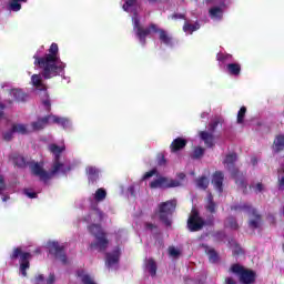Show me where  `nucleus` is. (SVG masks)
<instances>
[{
    "instance_id": "f257e3e1",
    "label": "nucleus",
    "mask_w": 284,
    "mask_h": 284,
    "mask_svg": "<svg viewBox=\"0 0 284 284\" xmlns=\"http://www.w3.org/2000/svg\"><path fill=\"white\" fill-rule=\"evenodd\" d=\"M33 59V64L41 70V74L31 75V85L40 92H45L48 87L43 83V78L44 80L54 79L65 72V62L61 61V55H59V44L53 42L48 49V53L42 57L34 54Z\"/></svg>"
},
{
    "instance_id": "f03ea898",
    "label": "nucleus",
    "mask_w": 284,
    "mask_h": 284,
    "mask_svg": "<svg viewBox=\"0 0 284 284\" xmlns=\"http://www.w3.org/2000/svg\"><path fill=\"white\" fill-rule=\"evenodd\" d=\"M48 150L53 154V163L50 172L45 171L39 162L31 165L32 174L34 176H39L40 181H43L44 183L50 181L52 176L59 174V172H61V174H68V172L72 171V165H65L61 162V154L65 152V145L59 146L58 144L52 143L49 144Z\"/></svg>"
},
{
    "instance_id": "7ed1b4c3",
    "label": "nucleus",
    "mask_w": 284,
    "mask_h": 284,
    "mask_svg": "<svg viewBox=\"0 0 284 284\" xmlns=\"http://www.w3.org/2000/svg\"><path fill=\"white\" fill-rule=\"evenodd\" d=\"M236 161H239V155L236 153H229L223 161V165L231 172L232 179H234L236 185L243 190V194H247V179H245V174L236 168Z\"/></svg>"
},
{
    "instance_id": "20e7f679",
    "label": "nucleus",
    "mask_w": 284,
    "mask_h": 284,
    "mask_svg": "<svg viewBox=\"0 0 284 284\" xmlns=\"http://www.w3.org/2000/svg\"><path fill=\"white\" fill-rule=\"evenodd\" d=\"M88 231L95 239V241L89 245L90 250L105 252L110 246V240L108 239V233L103 230V226H101V224H90Z\"/></svg>"
},
{
    "instance_id": "39448f33",
    "label": "nucleus",
    "mask_w": 284,
    "mask_h": 284,
    "mask_svg": "<svg viewBox=\"0 0 284 284\" xmlns=\"http://www.w3.org/2000/svg\"><path fill=\"white\" fill-rule=\"evenodd\" d=\"M234 212H247L253 219L248 220V227L251 230H258L263 225V217L258 214V211L252 206L250 203L235 204L231 206Z\"/></svg>"
},
{
    "instance_id": "423d86ee",
    "label": "nucleus",
    "mask_w": 284,
    "mask_h": 284,
    "mask_svg": "<svg viewBox=\"0 0 284 284\" xmlns=\"http://www.w3.org/2000/svg\"><path fill=\"white\" fill-rule=\"evenodd\" d=\"M231 274H235L239 277L241 284H254L256 283V271L247 268L239 263L232 264L229 268Z\"/></svg>"
},
{
    "instance_id": "0eeeda50",
    "label": "nucleus",
    "mask_w": 284,
    "mask_h": 284,
    "mask_svg": "<svg viewBox=\"0 0 284 284\" xmlns=\"http://www.w3.org/2000/svg\"><path fill=\"white\" fill-rule=\"evenodd\" d=\"M176 211V200H169L166 202H162L159 204V216L160 221L170 227L172 225V221L170 216L174 214Z\"/></svg>"
},
{
    "instance_id": "6e6552de",
    "label": "nucleus",
    "mask_w": 284,
    "mask_h": 284,
    "mask_svg": "<svg viewBox=\"0 0 284 284\" xmlns=\"http://www.w3.org/2000/svg\"><path fill=\"white\" fill-rule=\"evenodd\" d=\"M20 257V272L22 276H28V270H30V260L32 254L29 252H23L21 247L13 248L12 254L10 255L11 261H17Z\"/></svg>"
},
{
    "instance_id": "1a4fd4ad",
    "label": "nucleus",
    "mask_w": 284,
    "mask_h": 284,
    "mask_svg": "<svg viewBox=\"0 0 284 284\" xmlns=\"http://www.w3.org/2000/svg\"><path fill=\"white\" fill-rule=\"evenodd\" d=\"M186 227L189 232H201L205 227V219L201 216V213L196 209H192L186 221Z\"/></svg>"
},
{
    "instance_id": "9d476101",
    "label": "nucleus",
    "mask_w": 284,
    "mask_h": 284,
    "mask_svg": "<svg viewBox=\"0 0 284 284\" xmlns=\"http://www.w3.org/2000/svg\"><path fill=\"white\" fill-rule=\"evenodd\" d=\"M180 185L181 182L179 180L159 176L150 182L149 187H151V190H170V187H180Z\"/></svg>"
},
{
    "instance_id": "9b49d317",
    "label": "nucleus",
    "mask_w": 284,
    "mask_h": 284,
    "mask_svg": "<svg viewBox=\"0 0 284 284\" xmlns=\"http://www.w3.org/2000/svg\"><path fill=\"white\" fill-rule=\"evenodd\" d=\"M49 253L55 258H59L63 265L68 264V255H65V246L59 244V242H48L47 244Z\"/></svg>"
},
{
    "instance_id": "f8f14e48",
    "label": "nucleus",
    "mask_w": 284,
    "mask_h": 284,
    "mask_svg": "<svg viewBox=\"0 0 284 284\" xmlns=\"http://www.w3.org/2000/svg\"><path fill=\"white\" fill-rule=\"evenodd\" d=\"M152 24L149 26V28L143 29L141 27V20L139 18H133V29L136 30V37L142 43V45H145V37H149L152 32Z\"/></svg>"
},
{
    "instance_id": "ddd939ff",
    "label": "nucleus",
    "mask_w": 284,
    "mask_h": 284,
    "mask_svg": "<svg viewBox=\"0 0 284 284\" xmlns=\"http://www.w3.org/2000/svg\"><path fill=\"white\" fill-rule=\"evenodd\" d=\"M151 30L153 32H158L159 33V39L162 43H164V45H169V47H173L174 43L172 36L168 34V31H165L164 29H159V27H156V24L151 23Z\"/></svg>"
},
{
    "instance_id": "4468645a",
    "label": "nucleus",
    "mask_w": 284,
    "mask_h": 284,
    "mask_svg": "<svg viewBox=\"0 0 284 284\" xmlns=\"http://www.w3.org/2000/svg\"><path fill=\"white\" fill-rule=\"evenodd\" d=\"M223 181H225V174L222 171H215L212 178V184L217 192L223 193Z\"/></svg>"
},
{
    "instance_id": "2eb2a0df",
    "label": "nucleus",
    "mask_w": 284,
    "mask_h": 284,
    "mask_svg": "<svg viewBox=\"0 0 284 284\" xmlns=\"http://www.w3.org/2000/svg\"><path fill=\"white\" fill-rule=\"evenodd\" d=\"M186 145H187V140L183 138H176L172 141L170 145V150L174 154L176 152H181V150H184Z\"/></svg>"
},
{
    "instance_id": "dca6fc26",
    "label": "nucleus",
    "mask_w": 284,
    "mask_h": 284,
    "mask_svg": "<svg viewBox=\"0 0 284 284\" xmlns=\"http://www.w3.org/2000/svg\"><path fill=\"white\" fill-rule=\"evenodd\" d=\"M119 258H121V250L116 248L113 253H106V264L109 267L112 265H116L119 263Z\"/></svg>"
},
{
    "instance_id": "f3484780",
    "label": "nucleus",
    "mask_w": 284,
    "mask_h": 284,
    "mask_svg": "<svg viewBox=\"0 0 284 284\" xmlns=\"http://www.w3.org/2000/svg\"><path fill=\"white\" fill-rule=\"evenodd\" d=\"M50 123V116L39 118L38 121L32 122L31 126L34 131L43 130Z\"/></svg>"
},
{
    "instance_id": "a211bd4d",
    "label": "nucleus",
    "mask_w": 284,
    "mask_h": 284,
    "mask_svg": "<svg viewBox=\"0 0 284 284\" xmlns=\"http://www.w3.org/2000/svg\"><path fill=\"white\" fill-rule=\"evenodd\" d=\"M200 139L204 141L206 148H214V134L207 133V131L200 132Z\"/></svg>"
},
{
    "instance_id": "6ab92c4d",
    "label": "nucleus",
    "mask_w": 284,
    "mask_h": 284,
    "mask_svg": "<svg viewBox=\"0 0 284 284\" xmlns=\"http://www.w3.org/2000/svg\"><path fill=\"white\" fill-rule=\"evenodd\" d=\"M226 72L230 77H241V63L226 64Z\"/></svg>"
},
{
    "instance_id": "aec40b11",
    "label": "nucleus",
    "mask_w": 284,
    "mask_h": 284,
    "mask_svg": "<svg viewBox=\"0 0 284 284\" xmlns=\"http://www.w3.org/2000/svg\"><path fill=\"white\" fill-rule=\"evenodd\" d=\"M87 174H88L89 183H97V181H99V169L94 166H88Z\"/></svg>"
},
{
    "instance_id": "412c9836",
    "label": "nucleus",
    "mask_w": 284,
    "mask_h": 284,
    "mask_svg": "<svg viewBox=\"0 0 284 284\" xmlns=\"http://www.w3.org/2000/svg\"><path fill=\"white\" fill-rule=\"evenodd\" d=\"M205 253L209 256L210 263H217L220 261L219 253L216 250L205 245Z\"/></svg>"
},
{
    "instance_id": "4be33fe9",
    "label": "nucleus",
    "mask_w": 284,
    "mask_h": 284,
    "mask_svg": "<svg viewBox=\"0 0 284 284\" xmlns=\"http://www.w3.org/2000/svg\"><path fill=\"white\" fill-rule=\"evenodd\" d=\"M78 278H81L83 284H97L94 280H92V276L90 274H85V271L80 270L77 272Z\"/></svg>"
},
{
    "instance_id": "5701e85b",
    "label": "nucleus",
    "mask_w": 284,
    "mask_h": 284,
    "mask_svg": "<svg viewBox=\"0 0 284 284\" xmlns=\"http://www.w3.org/2000/svg\"><path fill=\"white\" fill-rule=\"evenodd\" d=\"M275 152H283L284 150V135L278 134L275 136V140L273 142Z\"/></svg>"
},
{
    "instance_id": "b1692460",
    "label": "nucleus",
    "mask_w": 284,
    "mask_h": 284,
    "mask_svg": "<svg viewBox=\"0 0 284 284\" xmlns=\"http://www.w3.org/2000/svg\"><path fill=\"white\" fill-rule=\"evenodd\" d=\"M12 94H13V99H16L18 103H23L28 100V95L26 94V92H23V90L14 89L12 90Z\"/></svg>"
},
{
    "instance_id": "393cba45",
    "label": "nucleus",
    "mask_w": 284,
    "mask_h": 284,
    "mask_svg": "<svg viewBox=\"0 0 284 284\" xmlns=\"http://www.w3.org/2000/svg\"><path fill=\"white\" fill-rule=\"evenodd\" d=\"M21 3H28V0H10L9 10L11 12H19L21 10Z\"/></svg>"
},
{
    "instance_id": "a878e982",
    "label": "nucleus",
    "mask_w": 284,
    "mask_h": 284,
    "mask_svg": "<svg viewBox=\"0 0 284 284\" xmlns=\"http://www.w3.org/2000/svg\"><path fill=\"white\" fill-rule=\"evenodd\" d=\"M108 196V192L105 191V189L100 187L95 191L94 193V201H97V203H101L102 201H105Z\"/></svg>"
},
{
    "instance_id": "bb28decb",
    "label": "nucleus",
    "mask_w": 284,
    "mask_h": 284,
    "mask_svg": "<svg viewBox=\"0 0 284 284\" xmlns=\"http://www.w3.org/2000/svg\"><path fill=\"white\" fill-rule=\"evenodd\" d=\"M201 29V24L199 22H195L194 24L186 22L183 26V31L189 32V34H192V32H196V30Z\"/></svg>"
},
{
    "instance_id": "cd10ccee",
    "label": "nucleus",
    "mask_w": 284,
    "mask_h": 284,
    "mask_svg": "<svg viewBox=\"0 0 284 284\" xmlns=\"http://www.w3.org/2000/svg\"><path fill=\"white\" fill-rule=\"evenodd\" d=\"M146 268L149 270V274L151 276H156V262L154 258H149L146 261Z\"/></svg>"
},
{
    "instance_id": "c85d7f7f",
    "label": "nucleus",
    "mask_w": 284,
    "mask_h": 284,
    "mask_svg": "<svg viewBox=\"0 0 284 284\" xmlns=\"http://www.w3.org/2000/svg\"><path fill=\"white\" fill-rule=\"evenodd\" d=\"M212 19H221L223 17V9L221 7H213L209 11Z\"/></svg>"
},
{
    "instance_id": "c756f323",
    "label": "nucleus",
    "mask_w": 284,
    "mask_h": 284,
    "mask_svg": "<svg viewBox=\"0 0 284 284\" xmlns=\"http://www.w3.org/2000/svg\"><path fill=\"white\" fill-rule=\"evenodd\" d=\"M13 163L18 168H28V161H26V158H23L22 155H16L13 158Z\"/></svg>"
},
{
    "instance_id": "7c9ffc66",
    "label": "nucleus",
    "mask_w": 284,
    "mask_h": 284,
    "mask_svg": "<svg viewBox=\"0 0 284 284\" xmlns=\"http://www.w3.org/2000/svg\"><path fill=\"white\" fill-rule=\"evenodd\" d=\"M12 132L17 134H27L28 133V126L24 124H12Z\"/></svg>"
},
{
    "instance_id": "2f4dec72",
    "label": "nucleus",
    "mask_w": 284,
    "mask_h": 284,
    "mask_svg": "<svg viewBox=\"0 0 284 284\" xmlns=\"http://www.w3.org/2000/svg\"><path fill=\"white\" fill-rule=\"evenodd\" d=\"M50 116V121L53 123H57V125H62V128H65L68 125V119L59 118L57 115H47Z\"/></svg>"
},
{
    "instance_id": "473e14b6",
    "label": "nucleus",
    "mask_w": 284,
    "mask_h": 284,
    "mask_svg": "<svg viewBox=\"0 0 284 284\" xmlns=\"http://www.w3.org/2000/svg\"><path fill=\"white\" fill-rule=\"evenodd\" d=\"M93 214L97 216V219H94L93 221L98 223L103 222V219H105V213L103 211H101V209H99L98 206L93 207Z\"/></svg>"
},
{
    "instance_id": "72a5a7b5",
    "label": "nucleus",
    "mask_w": 284,
    "mask_h": 284,
    "mask_svg": "<svg viewBox=\"0 0 284 284\" xmlns=\"http://www.w3.org/2000/svg\"><path fill=\"white\" fill-rule=\"evenodd\" d=\"M196 183L197 187H200L201 190L210 187V180L206 176H201L200 179H197Z\"/></svg>"
},
{
    "instance_id": "f704fd0d",
    "label": "nucleus",
    "mask_w": 284,
    "mask_h": 284,
    "mask_svg": "<svg viewBox=\"0 0 284 284\" xmlns=\"http://www.w3.org/2000/svg\"><path fill=\"white\" fill-rule=\"evenodd\" d=\"M245 114H247V108L241 106L237 112V123L241 125L245 122Z\"/></svg>"
},
{
    "instance_id": "c9c22d12",
    "label": "nucleus",
    "mask_w": 284,
    "mask_h": 284,
    "mask_svg": "<svg viewBox=\"0 0 284 284\" xmlns=\"http://www.w3.org/2000/svg\"><path fill=\"white\" fill-rule=\"evenodd\" d=\"M203 154H205V149H203L201 146H196L193 150V154L191 155V159H201V156H203Z\"/></svg>"
},
{
    "instance_id": "e433bc0d",
    "label": "nucleus",
    "mask_w": 284,
    "mask_h": 284,
    "mask_svg": "<svg viewBox=\"0 0 284 284\" xmlns=\"http://www.w3.org/2000/svg\"><path fill=\"white\" fill-rule=\"evenodd\" d=\"M216 59L221 63H225V61H230V59H232V54L220 52V53L216 54Z\"/></svg>"
},
{
    "instance_id": "4c0bfd02",
    "label": "nucleus",
    "mask_w": 284,
    "mask_h": 284,
    "mask_svg": "<svg viewBox=\"0 0 284 284\" xmlns=\"http://www.w3.org/2000/svg\"><path fill=\"white\" fill-rule=\"evenodd\" d=\"M227 226L231 227V230H239V222H236V217H227Z\"/></svg>"
},
{
    "instance_id": "58836bf2",
    "label": "nucleus",
    "mask_w": 284,
    "mask_h": 284,
    "mask_svg": "<svg viewBox=\"0 0 284 284\" xmlns=\"http://www.w3.org/2000/svg\"><path fill=\"white\" fill-rule=\"evenodd\" d=\"M205 210L206 212H210V214H216V202H207Z\"/></svg>"
},
{
    "instance_id": "ea45409f",
    "label": "nucleus",
    "mask_w": 284,
    "mask_h": 284,
    "mask_svg": "<svg viewBox=\"0 0 284 284\" xmlns=\"http://www.w3.org/2000/svg\"><path fill=\"white\" fill-rule=\"evenodd\" d=\"M219 123H221V121L214 120L209 124V131L211 132V134H214V132H216V129L219 128Z\"/></svg>"
},
{
    "instance_id": "a19ab883",
    "label": "nucleus",
    "mask_w": 284,
    "mask_h": 284,
    "mask_svg": "<svg viewBox=\"0 0 284 284\" xmlns=\"http://www.w3.org/2000/svg\"><path fill=\"white\" fill-rule=\"evenodd\" d=\"M136 4V0H126L125 3L123 4V11L128 12L130 8Z\"/></svg>"
},
{
    "instance_id": "79ce46f5",
    "label": "nucleus",
    "mask_w": 284,
    "mask_h": 284,
    "mask_svg": "<svg viewBox=\"0 0 284 284\" xmlns=\"http://www.w3.org/2000/svg\"><path fill=\"white\" fill-rule=\"evenodd\" d=\"M14 134H16V133H14V131H12V128H11V130L4 132V133L2 134V136H3V140H4V141H12Z\"/></svg>"
},
{
    "instance_id": "37998d69",
    "label": "nucleus",
    "mask_w": 284,
    "mask_h": 284,
    "mask_svg": "<svg viewBox=\"0 0 284 284\" xmlns=\"http://www.w3.org/2000/svg\"><path fill=\"white\" fill-rule=\"evenodd\" d=\"M159 171L156 169H152L142 176V181H146V179H152V176H154V174H156Z\"/></svg>"
},
{
    "instance_id": "c03bdc74",
    "label": "nucleus",
    "mask_w": 284,
    "mask_h": 284,
    "mask_svg": "<svg viewBox=\"0 0 284 284\" xmlns=\"http://www.w3.org/2000/svg\"><path fill=\"white\" fill-rule=\"evenodd\" d=\"M252 187L254 189L255 192H263V190H265V186L261 182L257 183L255 186L254 184H251L250 189L252 190Z\"/></svg>"
},
{
    "instance_id": "a18cd8bd",
    "label": "nucleus",
    "mask_w": 284,
    "mask_h": 284,
    "mask_svg": "<svg viewBox=\"0 0 284 284\" xmlns=\"http://www.w3.org/2000/svg\"><path fill=\"white\" fill-rule=\"evenodd\" d=\"M169 254L170 256H180L181 255V252L179 250H176L174 246H171L169 247Z\"/></svg>"
},
{
    "instance_id": "49530a36",
    "label": "nucleus",
    "mask_w": 284,
    "mask_h": 284,
    "mask_svg": "<svg viewBox=\"0 0 284 284\" xmlns=\"http://www.w3.org/2000/svg\"><path fill=\"white\" fill-rule=\"evenodd\" d=\"M24 194L26 196H28L29 199H37V192H32L30 191V189H24Z\"/></svg>"
},
{
    "instance_id": "de8ad7c7",
    "label": "nucleus",
    "mask_w": 284,
    "mask_h": 284,
    "mask_svg": "<svg viewBox=\"0 0 284 284\" xmlns=\"http://www.w3.org/2000/svg\"><path fill=\"white\" fill-rule=\"evenodd\" d=\"M165 163H168V161L165 160V155H163V153H160L158 155V165H165Z\"/></svg>"
},
{
    "instance_id": "09e8293b",
    "label": "nucleus",
    "mask_w": 284,
    "mask_h": 284,
    "mask_svg": "<svg viewBox=\"0 0 284 284\" xmlns=\"http://www.w3.org/2000/svg\"><path fill=\"white\" fill-rule=\"evenodd\" d=\"M6 190V180L3 179V175H0V194H3Z\"/></svg>"
},
{
    "instance_id": "8fccbe9b",
    "label": "nucleus",
    "mask_w": 284,
    "mask_h": 284,
    "mask_svg": "<svg viewBox=\"0 0 284 284\" xmlns=\"http://www.w3.org/2000/svg\"><path fill=\"white\" fill-rule=\"evenodd\" d=\"M42 104L44 105L45 110L48 112H50L51 108H52V103L50 102V99H47L42 102Z\"/></svg>"
},
{
    "instance_id": "3c124183",
    "label": "nucleus",
    "mask_w": 284,
    "mask_h": 284,
    "mask_svg": "<svg viewBox=\"0 0 284 284\" xmlns=\"http://www.w3.org/2000/svg\"><path fill=\"white\" fill-rule=\"evenodd\" d=\"M54 281H57V277L54 276V273H51L47 280V284H54Z\"/></svg>"
},
{
    "instance_id": "603ef678",
    "label": "nucleus",
    "mask_w": 284,
    "mask_h": 284,
    "mask_svg": "<svg viewBox=\"0 0 284 284\" xmlns=\"http://www.w3.org/2000/svg\"><path fill=\"white\" fill-rule=\"evenodd\" d=\"M3 110H6V104L0 102V121L1 119H3V116H6V113L3 112Z\"/></svg>"
},
{
    "instance_id": "864d4df0",
    "label": "nucleus",
    "mask_w": 284,
    "mask_h": 284,
    "mask_svg": "<svg viewBox=\"0 0 284 284\" xmlns=\"http://www.w3.org/2000/svg\"><path fill=\"white\" fill-rule=\"evenodd\" d=\"M224 284H236V280L233 277H225Z\"/></svg>"
},
{
    "instance_id": "5fc2aeb1",
    "label": "nucleus",
    "mask_w": 284,
    "mask_h": 284,
    "mask_svg": "<svg viewBox=\"0 0 284 284\" xmlns=\"http://www.w3.org/2000/svg\"><path fill=\"white\" fill-rule=\"evenodd\" d=\"M172 19H184L185 20V14H183V13H174L172 16Z\"/></svg>"
},
{
    "instance_id": "6e6d98bb",
    "label": "nucleus",
    "mask_w": 284,
    "mask_h": 284,
    "mask_svg": "<svg viewBox=\"0 0 284 284\" xmlns=\"http://www.w3.org/2000/svg\"><path fill=\"white\" fill-rule=\"evenodd\" d=\"M92 214H93V213H89L88 215H85V216L83 217V221H84L85 223H91V221H92Z\"/></svg>"
},
{
    "instance_id": "4d7b16f0",
    "label": "nucleus",
    "mask_w": 284,
    "mask_h": 284,
    "mask_svg": "<svg viewBox=\"0 0 284 284\" xmlns=\"http://www.w3.org/2000/svg\"><path fill=\"white\" fill-rule=\"evenodd\" d=\"M278 190H284V176L278 180Z\"/></svg>"
},
{
    "instance_id": "13d9d810",
    "label": "nucleus",
    "mask_w": 284,
    "mask_h": 284,
    "mask_svg": "<svg viewBox=\"0 0 284 284\" xmlns=\"http://www.w3.org/2000/svg\"><path fill=\"white\" fill-rule=\"evenodd\" d=\"M36 281H37V283H41V282L45 281V277L43 276V274H39L36 276Z\"/></svg>"
},
{
    "instance_id": "bf43d9fd",
    "label": "nucleus",
    "mask_w": 284,
    "mask_h": 284,
    "mask_svg": "<svg viewBox=\"0 0 284 284\" xmlns=\"http://www.w3.org/2000/svg\"><path fill=\"white\" fill-rule=\"evenodd\" d=\"M209 225V226H212L214 225V217H211L209 220H205V226Z\"/></svg>"
},
{
    "instance_id": "052dcab7",
    "label": "nucleus",
    "mask_w": 284,
    "mask_h": 284,
    "mask_svg": "<svg viewBox=\"0 0 284 284\" xmlns=\"http://www.w3.org/2000/svg\"><path fill=\"white\" fill-rule=\"evenodd\" d=\"M207 203H214V195L212 193L207 194Z\"/></svg>"
},
{
    "instance_id": "680f3d73",
    "label": "nucleus",
    "mask_w": 284,
    "mask_h": 284,
    "mask_svg": "<svg viewBox=\"0 0 284 284\" xmlns=\"http://www.w3.org/2000/svg\"><path fill=\"white\" fill-rule=\"evenodd\" d=\"M146 230H156V225L152 223H146Z\"/></svg>"
},
{
    "instance_id": "e2e57ef3",
    "label": "nucleus",
    "mask_w": 284,
    "mask_h": 284,
    "mask_svg": "<svg viewBox=\"0 0 284 284\" xmlns=\"http://www.w3.org/2000/svg\"><path fill=\"white\" fill-rule=\"evenodd\" d=\"M178 179H180V181H183V179H185V173H178Z\"/></svg>"
},
{
    "instance_id": "0e129e2a",
    "label": "nucleus",
    "mask_w": 284,
    "mask_h": 284,
    "mask_svg": "<svg viewBox=\"0 0 284 284\" xmlns=\"http://www.w3.org/2000/svg\"><path fill=\"white\" fill-rule=\"evenodd\" d=\"M243 253V250H235L234 252H233V254H234V256H239V254H242Z\"/></svg>"
},
{
    "instance_id": "69168bd1",
    "label": "nucleus",
    "mask_w": 284,
    "mask_h": 284,
    "mask_svg": "<svg viewBox=\"0 0 284 284\" xmlns=\"http://www.w3.org/2000/svg\"><path fill=\"white\" fill-rule=\"evenodd\" d=\"M251 162H252V165H256V163H258V160L256 158H252Z\"/></svg>"
},
{
    "instance_id": "338daca9",
    "label": "nucleus",
    "mask_w": 284,
    "mask_h": 284,
    "mask_svg": "<svg viewBox=\"0 0 284 284\" xmlns=\"http://www.w3.org/2000/svg\"><path fill=\"white\" fill-rule=\"evenodd\" d=\"M2 201H3V203H6V201H10V196L4 195V196L2 197Z\"/></svg>"
},
{
    "instance_id": "774afa93",
    "label": "nucleus",
    "mask_w": 284,
    "mask_h": 284,
    "mask_svg": "<svg viewBox=\"0 0 284 284\" xmlns=\"http://www.w3.org/2000/svg\"><path fill=\"white\" fill-rule=\"evenodd\" d=\"M159 0H149L150 3H156Z\"/></svg>"
}]
</instances>
